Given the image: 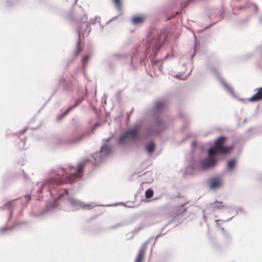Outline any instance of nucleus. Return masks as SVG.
I'll return each instance as SVG.
<instances>
[{
    "mask_svg": "<svg viewBox=\"0 0 262 262\" xmlns=\"http://www.w3.org/2000/svg\"><path fill=\"white\" fill-rule=\"evenodd\" d=\"M232 210H236V209L234 207H231L230 211H232Z\"/></svg>",
    "mask_w": 262,
    "mask_h": 262,
    "instance_id": "obj_31",
    "label": "nucleus"
},
{
    "mask_svg": "<svg viewBox=\"0 0 262 262\" xmlns=\"http://www.w3.org/2000/svg\"><path fill=\"white\" fill-rule=\"evenodd\" d=\"M186 209H183L182 211H179L178 212V214H180L182 213H183L184 211H185Z\"/></svg>",
    "mask_w": 262,
    "mask_h": 262,
    "instance_id": "obj_28",
    "label": "nucleus"
},
{
    "mask_svg": "<svg viewBox=\"0 0 262 262\" xmlns=\"http://www.w3.org/2000/svg\"><path fill=\"white\" fill-rule=\"evenodd\" d=\"M145 20V17L143 16H136L132 18V22L134 24H139L143 23Z\"/></svg>",
    "mask_w": 262,
    "mask_h": 262,
    "instance_id": "obj_14",
    "label": "nucleus"
},
{
    "mask_svg": "<svg viewBox=\"0 0 262 262\" xmlns=\"http://www.w3.org/2000/svg\"><path fill=\"white\" fill-rule=\"evenodd\" d=\"M113 3L118 11H120L122 9V3L121 0H113Z\"/></svg>",
    "mask_w": 262,
    "mask_h": 262,
    "instance_id": "obj_16",
    "label": "nucleus"
},
{
    "mask_svg": "<svg viewBox=\"0 0 262 262\" xmlns=\"http://www.w3.org/2000/svg\"><path fill=\"white\" fill-rule=\"evenodd\" d=\"M234 163H235V161H233V160H231V161H230L228 163V164H234Z\"/></svg>",
    "mask_w": 262,
    "mask_h": 262,
    "instance_id": "obj_29",
    "label": "nucleus"
},
{
    "mask_svg": "<svg viewBox=\"0 0 262 262\" xmlns=\"http://www.w3.org/2000/svg\"><path fill=\"white\" fill-rule=\"evenodd\" d=\"M153 237H151L149 239L147 242H145L141 248L140 249L138 254L136 258V260L135 262H142L144 259V256L145 254V252L147 247V245L149 242L150 239H153Z\"/></svg>",
    "mask_w": 262,
    "mask_h": 262,
    "instance_id": "obj_9",
    "label": "nucleus"
},
{
    "mask_svg": "<svg viewBox=\"0 0 262 262\" xmlns=\"http://www.w3.org/2000/svg\"><path fill=\"white\" fill-rule=\"evenodd\" d=\"M85 165H77L76 166L68 165L66 170L61 168L55 178H51L45 182H38L33 187V191L36 193L37 200L43 198L49 201L47 208L40 213L32 212L35 217H41L48 211L58 207L57 201L61 198L68 195L66 189L62 188L59 184L72 183L79 180L83 176Z\"/></svg>",
    "mask_w": 262,
    "mask_h": 262,
    "instance_id": "obj_1",
    "label": "nucleus"
},
{
    "mask_svg": "<svg viewBox=\"0 0 262 262\" xmlns=\"http://www.w3.org/2000/svg\"><path fill=\"white\" fill-rule=\"evenodd\" d=\"M238 211H240L241 212L243 213H244L245 212L243 210V208H238V209L236 211V213H237L238 212Z\"/></svg>",
    "mask_w": 262,
    "mask_h": 262,
    "instance_id": "obj_23",
    "label": "nucleus"
},
{
    "mask_svg": "<svg viewBox=\"0 0 262 262\" xmlns=\"http://www.w3.org/2000/svg\"><path fill=\"white\" fill-rule=\"evenodd\" d=\"M30 200L31 195L27 194L24 197L7 202L1 207V209L8 211L9 215L8 219L10 220L13 212L17 211L18 215H20L23 209L26 207L28 203Z\"/></svg>",
    "mask_w": 262,
    "mask_h": 262,
    "instance_id": "obj_3",
    "label": "nucleus"
},
{
    "mask_svg": "<svg viewBox=\"0 0 262 262\" xmlns=\"http://www.w3.org/2000/svg\"><path fill=\"white\" fill-rule=\"evenodd\" d=\"M166 103L164 100H159L156 102L155 109L157 112H160L165 108Z\"/></svg>",
    "mask_w": 262,
    "mask_h": 262,
    "instance_id": "obj_12",
    "label": "nucleus"
},
{
    "mask_svg": "<svg viewBox=\"0 0 262 262\" xmlns=\"http://www.w3.org/2000/svg\"><path fill=\"white\" fill-rule=\"evenodd\" d=\"M155 146L153 142L150 143L146 146V150L149 153L152 152L155 150Z\"/></svg>",
    "mask_w": 262,
    "mask_h": 262,
    "instance_id": "obj_17",
    "label": "nucleus"
},
{
    "mask_svg": "<svg viewBox=\"0 0 262 262\" xmlns=\"http://www.w3.org/2000/svg\"><path fill=\"white\" fill-rule=\"evenodd\" d=\"M80 102H80L76 101V103H77V104H76L77 105V104H78V103H79Z\"/></svg>",
    "mask_w": 262,
    "mask_h": 262,
    "instance_id": "obj_36",
    "label": "nucleus"
},
{
    "mask_svg": "<svg viewBox=\"0 0 262 262\" xmlns=\"http://www.w3.org/2000/svg\"><path fill=\"white\" fill-rule=\"evenodd\" d=\"M262 99V88H259L257 92L250 98V101L252 102L257 101Z\"/></svg>",
    "mask_w": 262,
    "mask_h": 262,
    "instance_id": "obj_11",
    "label": "nucleus"
},
{
    "mask_svg": "<svg viewBox=\"0 0 262 262\" xmlns=\"http://www.w3.org/2000/svg\"><path fill=\"white\" fill-rule=\"evenodd\" d=\"M68 201L70 203V206L72 208V209L74 210H78L80 208L91 209V208H94V207L97 206L111 207V206H116L118 205H123V203H122V202L118 203H116V204H108V205H97L95 203L83 204L80 201L75 200V199H74L73 198H69Z\"/></svg>",
    "mask_w": 262,
    "mask_h": 262,
    "instance_id": "obj_4",
    "label": "nucleus"
},
{
    "mask_svg": "<svg viewBox=\"0 0 262 262\" xmlns=\"http://www.w3.org/2000/svg\"><path fill=\"white\" fill-rule=\"evenodd\" d=\"M236 165H227V170L229 172H231L236 168Z\"/></svg>",
    "mask_w": 262,
    "mask_h": 262,
    "instance_id": "obj_19",
    "label": "nucleus"
},
{
    "mask_svg": "<svg viewBox=\"0 0 262 262\" xmlns=\"http://www.w3.org/2000/svg\"><path fill=\"white\" fill-rule=\"evenodd\" d=\"M215 165H188L184 173V177L195 174L202 171L212 168Z\"/></svg>",
    "mask_w": 262,
    "mask_h": 262,
    "instance_id": "obj_5",
    "label": "nucleus"
},
{
    "mask_svg": "<svg viewBox=\"0 0 262 262\" xmlns=\"http://www.w3.org/2000/svg\"><path fill=\"white\" fill-rule=\"evenodd\" d=\"M221 221L223 222L224 221H223V220L221 221V220H216L215 221V223H216V225L217 226H219V222H221Z\"/></svg>",
    "mask_w": 262,
    "mask_h": 262,
    "instance_id": "obj_24",
    "label": "nucleus"
},
{
    "mask_svg": "<svg viewBox=\"0 0 262 262\" xmlns=\"http://www.w3.org/2000/svg\"><path fill=\"white\" fill-rule=\"evenodd\" d=\"M228 208L229 207H227V206L222 205V202L215 201L213 203L208 204L207 206L206 209H210L213 212H214L218 209Z\"/></svg>",
    "mask_w": 262,
    "mask_h": 262,
    "instance_id": "obj_10",
    "label": "nucleus"
},
{
    "mask_svg": "<svg viewBox=\"0 0 262 262\" xmlns=\"http://www.w3.org/2000/svg\"><path fill=\"white\" fill-rule=\"evenodd\" d=\"M221 229V231L223 232V233L225 235L226 234V231L225 230V229L223 228H222V227H219Z\"/></svg>",
    "mask_w": 262,
    "mask_h": 262,
    "instance_id": "obj_25",
    "label": "nucleus"
},
{
    "mask_svg": "<svg viewBox=\"0 0 262 262\" xmlns=\"http://www.w3.org/2000/svg\"><path fill=\"white\" fill-rule=\"evenodd\" d=\"M89 55H86L83 58V59L82 60V62H83V65L86 63V62L89 59Z\"/></svg>",
    "mask_w": 262,
    "mask_h": 262,
    "instance_id": "obj_22",
    "label": "nucleus"
},
{
    "mask_svg": "<svg viewBox=\"0 0 262 262\" xmlns=\"http://www.w3.org/2000/svg\"><path fill=\"white\" fill-rule=\"evenodd\" d=\"M164 233H163V234H162V233H160V234H159L158 235H157L156 236V237L155 238V240H156V239H157V238L158 237H160L161 235H164Z\"/></svg>",
    "mask_w": 262,
    "mask_h": 262,
    "instance_id": "obj_27",
    "label": "nucleus"
},
{
    "mask_svg": "<svg viewBox=\"0 0 262 262\" xmlns=\"http://www.w3.org/2000/svg\"><path fill=\"white\" fill-rule=\"evenodd\" d=\"M150 173V172H145L144 174H147V173Z\"/></svg>",
    "mask_w": 262,
    "mask_h": 262,
    "instance_id": "obj_33",
    "label": "nucleus"
},
{
    "mask_svg": "<svg viewBox=\"0 0 262 262\" xmlns=\"http://www.w3.org/2000/svg\"><path fill=\"white\" fill-rule=\"evenodd\" d=\"M153 194H154V191L150 188H149L145 191V196L147 199L151 198L153 196Z\"/></svg>",
    "mask_w": 262,
    "mask_h": 262,
    "instance_id": "obj_18",
    "label": "nucleus"
},
{
    "mask_svg": "<svg viewBox=\"0 0 262 262\" xmlns=\"http://www.w3.org/2000/svg\"><path fill=\"white\" fill-rule=\"evenodd\" d=\"M112 150V147L108 145H104L101 148L102 152L106 155L110 154Z\"/></svg>",
    "mask_w": 262,
    "mask_h": 262,
    "instance_id": "obj_15",
    "label": "nucleus"
},
{
    "mask_svg": "<svg viewBox=\"0 0 262 262\" xmlns=\"http://www.w3.org/2000/svg\"><path fill=\"white\" fill-rule=\"evenodd\" d=\"M163 126L162 122L161 121H157L154 125V129L153 130H149L148 133H158L160 130L161 127Z\"/></svg>",
    "mask_w": 262,
    "mask_h": 262,
    "instance_id": "obj_13",
    "label": "nucleus"
},
{
    "mask_svg": "<svg viewBox=\"0 0 262 262\" xmlns=\"http://www.w3.org/2000/svg\"><path fill=\"white\" fill-rule=\"evenodd\" d=\"M209 187L211 190H216L223 186V180L220 177H213L208 180Z\"/></svg>",
    "mask_w": 262,
    "mask_h": 262,
    "instance_id": "obj_7",
    "label": "nucleus"
},
{
    "mask_svg": "<svg viewBox=\"0 0 262 262\" xmlns=\"http://www.w3.org/2000/svg\"><path fill=\"white\" fill-rule=\"evenodd\" d=\"M232 217H231V218H230V219H228V220H227L225 221V222H228V221H229L230 220H231V219H232Z\"/></svg>",
    "mask_w": 262,
    "mask_h": 262,
    "instance_id": "obj_30",
    "label": "nucleus"
},
{
    "mask_svg": "<svg viewBox=\"0 0 262 262\" xmlns=\"http://www.w3.org/2000/svg\"><path fill=\"white\" fill-rule=\"evenodd\" d=\"M184 204H182V205H181V207H183L184 206Z\"/></svg>",
    "mask_w": 262,
    "mask_h": 262,
    "instance_id": "obj_34",
    "label": "nucleus"
},
{
    "mask_svg": "<svg viewBox=\"0 0 262 262\" xmlns=\"http://www.w3.org/2000/svg\"><path fill=\"white\" fill-rule=\"evenodd\" d=\"M70 111V109L69 108L63 114V116H65L67 114H68V113Z\"/></svg>",
    "mask_w": 262,
    "mask_h": 262,
    "instance_id": "obj_26",
    "label": "nucleus"
},
{
    "mask_svg": "<svg viewBox=\"0 0 262 262\" xmlns=\"http://www.w3.org/2000/svg\"><path fill=\"white\" fill-rule=\"evenodd\" d=\"M226 140V137H220L215 141L214 146L208 150V156L206 162L204 164H215L217 153L227 154L232 151L233 146L224 145Z\"/></svg>",
    "mask_w": 262,
    "mask_h": 262,
    "instance_id": "obj_2",
    "label": "nucleus"
},
{
    "mask_svg": "<svg viewBox=\"0 0 262 262\" xmlns=\"http://www.w3.org/2000/svg\"><path fill=\"white\" fill-rule=\"evenodd\" d=\"M82 51V48L80 47V42H78L77 45V49L76 51V55H77Z\"/></svg>",
    "mask_w": 262,
    "mask_h": 262,
    "instance_id": "obj_20",
    "label": "nucleus"
},
{
    "mask_svg": "<svg viewBox=\"0 0 262 262\" xmlns=\"http://www.w3.org/2000/svg\"><path fill=\"white\" fill-rule=\"evenodd\" d=\"M140 127L139 126H136L130 129L125 132L118 139V143L122 144L126 142V140L132 139V140H137L139 138V134Z\"/></svg>",
    "mask_w": 262,
    "mask_h": 262,
    "instance_id": "obj_6",
    "label": "nucleus"
},
{
    "mask_svg": "<svg viewBox=\"0 0 262 262\" xmlns=\"http://www.w3.org/2000/svg\"><path fill=\"white\" fill-rule=\"evenodd\" d=\"M124 225V224L122 222H121V223H119L118 224H116L114 225H113V226H112L111 228L112 229H115V228H118V227H122L123 226V225Z\"/></svg>",
    "mask_w": 262,
    "mask_h": 262,
    "instance_id": "obj_21",
    "label": "nucleus"
},
{
    "mask_svg": "<svg viewBox=\"0 0 262 262\" xmlns=\"http://www.w3.org/2000/svg\"><path fill=\"white\" fill-rule=\"evenodd\" d=\"M203 217H204V219H205V218H206V215H205L204 214V215H203Z\"/></svg>",
    "mask_w": 262,
    "mask_h": 262,
    "instance_id": "obj_35",
    "label": "nucleus"
},
{
    "mask_svg": "<svg viewBox=\"0 0 262 262\" xmlns=\"http://www.w3.org/2000/svg\"><path fill=\"white\" fill-rule=\"evenodd\" d=\"M23 173H24V170H23ZM24 176H25V178H26V179H27V178L26 177V176H25V173H24Z\"/></svg>",
    "mask_w": 262,
    "mask_h": 262,
    "instance_id": "obj_32",
    "label": "nucleus"
},
{
    "mask_svg": "<svg viewBox=\"0 0 262 262\" xmlns=\"http://www.w3.org/2000/svg\"><path fill=\"white\" fill-rule=\"evenodd\" d=\"M28 223L26 222H20L15 224L11 227H4L0 228V234H5L9 233L10 231L13 230H17L21 228L23 225H26Z\"/></svg>",
    "mask_w": 262,
    "mask_h": 262,
    "instance_id": "obj_8",
    "label": "nucleus"
}]
</instances>
